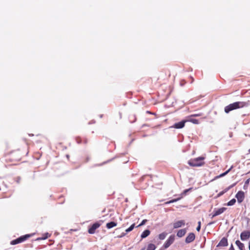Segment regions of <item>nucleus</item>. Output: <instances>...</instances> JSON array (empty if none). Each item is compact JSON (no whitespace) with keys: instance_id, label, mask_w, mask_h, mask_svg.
I'll return each instance as SVG.
<instances>
[{"instance_id":"f8f14e48","label":"nucleus","mask_w":250,"mask_h":250,"mask_svg":"<svg viewBox=\"0 0 250 250\" xmlns=\"http://www.w3.org/2000/svg\"><path fill=\"white\" fill-rule=\"evenodd\" d=\"M195 238V236L193 233H189L187 236V237L186 238L185 242L186 243H191L194 240Z\"/></svg>"},{"instance_id":"ddd939ff","label":"nucleus","mask_w":250,"mask_h":250,"mask_svg":"<svg viewBox=\"0 0 250 250\" xmlns=\"http://www.w3.org/2000/svg\"><path fill=\"white\" fill-rule=\"evenodd\" d=\"M226 209H227V208L223 207V208H220L218 209L217 210L214 211V214L212 215V217H214L216 216L221 214V213L224 212L226 210Z\"/></svg>"},{"instance_id":"2f4dec72","label":"nucleus","mask_w":250,"mask_h":250,"mask_svg":"<svg viewBox=\"0 0 250 250\" xmlns=\"http://www.w3.org/2000/svg\"><path fill=\"white\" fill-rule=\"evenodd\" d=\"M125 234H126L125 233L123 232L122 233V234L120 236H119L118 237H119V238L125 236Z\"/></svg>"},{"instance_id":"393cba45","label":"nucleus","mask_w":250,"mask_h":250,"mask_svg":"<svg viewBox=\"0 0 250 250\" xmlns=\"http://www.w3.org/2000/svg\"><path fill=\"white\" fill-rule=\"evenodd\" d=\"M135 225V224L134 223L132 225H131L130 227H129L128 229H127L125 230V232L126 233H128V232L132 231L133 230V229L134 228Z\"/></svg>"},{"instance_id":"aec40b11","label":"nucleus","mask_w":250,"mask_h":250,"mask_svg":"<svg viewBox=\"0 0 250 250\" xmlns=\"http://www.w3.org/2000/svg\"><path fill=\"white\" fill-rule=\"evenodd\" d=\"M117 225V224L114 222H110L108 223L106 225V227L107 229H110L114 227H116Z\"/></svg>"},{"instance_id":"c85d7f7f","label":"nucleus","mask_w":250,"mask_h":250,"mask_svg":"<svg viewBox=\"0 0 250 250\" xmlns=\"http://www.w3.org/2000/svg\"><path fill=\"white\" fill-rule=\"evenodd\" d=\"M192 189V188H189L188 189H187L186 190H185L184 191H183V194H184V195H186L187 194V193L189 191V190H190L191 189Z\"/></svg>"},{"instance_id":"72a5a7b5","label":"nucleus","mask_w":250,"mask_h":250,"mask_svg":"<svg viewBox=\"0 0 250 250\" xmlns=\"http://www.w3.org/2000/svg\"><path fill=\"white\" fill-rule=\"evenodd\" d=\"M229 250H235L232 245H231V247H230Z\"/></svg>"},{"instance_id":"2eb2a0df","label":"nucleus","mask_w":250,"mask_h":250,"mask_svg":"<svg viewBox=\"0 0 250 250\" xmlns=\"http://www.w3.org/2000/svg\"><path fill=\"white\" fill-rule=\"evenodd\" d=\"M228 240L226 238L223 237L219 242L218 245L219 246L225 247L228 246Z\"/></svg>"},{"instance_id":"4468645a","label":"nucleus","mask_w":250,"mask_h":250,"mask_svg":"<svg viewBox=\"0 0 250 250\" xmlns=\"http://www.w3.org/2000/svg\"><path fill=\"white\" fill-rule=\"evenodd\" d=\"M186 232H187L186 229H180L179 230H178L176 235L178 237L181 238V237H182L183 236H184L186 234Z\"/></svg>"},{"instance_id":"0eeeda50","label":"nucleus","mask_w":250,"mask_h":250,"mask_svg":"<svg viewBox=\"0 0 250 250\" xmlns=\"http://www.w3.org/2000/svg\"><path fill=\"white\" fill-rule=\"evenodd\" d=\"M250 238V230H244L240 234V238L242 241L248 240Z\"/></svg>"},{"instance_id":"1a4fd4ad","label":"nucleus","mask_w":250,"mask_h":250,"mask_svg":"<svg viewBox=\"0 0 250 250\" xmlns=\"http://www.w3.org/2000/svg\"><path fill=\"white\" fill-rule=\"evenodd\" d=\"M238 203H242L245 198V194L243 191H239L235 195Z\"/></svg>"},{"instance_id":"20e7f679","label":"nucleus","mask_w":250,"mask_h":250,"mask_svg":"<svg viewBox=\"0 0 250 250\" xmlns=\"http://www.w3.org/2000/svg\"><path fill=\"white\" fill-rule=\"evenodd\" d=\"M33 234H28L21 236L20 237L11 241L10 242V244L12 245H15L23 242L24 241H26L30 237H31L32 236H33Z\"/></svg>"},{"instance_id":"a878e982","label":"nucleus","mask_w":250,"mask_h":250,"mask_svg":"<svg viewBox=\"0 0 250 250\" xmlns=\"http://www.w3.org/2000/svg\"><path fill=\"white\" fill-rule=\"evenodd\" d=\"M235 202H236V200L234 198H233V199H231V200H230L227 203V205L229 206H232L235 203Z\"/></svg>"},{"instance_id":"f257e3e1","label":"nucleus","mask_w":250,"mask_h":250,"mask_svg":"<svg viewBox=\"0 0 250 250\" xmlns=\"http://www.w3.org/2000/svg\"><path fill=\"white\" fill-rule=\"evenodd\" d=\"M28 153V146L24 145L21 148L12 150L5 155V161L11 165H16Z\"/></svg>"},{"instance_id":"f704fd0d","label":"nucleus","mask_w":250,"mask_h":250,"mask_svg":"<svg viewBox=\"0 0 250 250\" xmlns=\"http://www.w3.org/2000/svg\"><path fill=\"white\" fill-rule=\"evenodd\" d=\"M198 226L201 227V221H199V222H198Z\"/></svg>"},{"instance_id":"c9c22d12","label":"nucleus","mask_w":250,"mask_h":250,"mask_svg":"<svg viewBox=\"0 0 250 250\" xmlns=\"http://www.w3.org/2000/svg\"><path fill=\"white\" fill-rule=\"evenodd\" d=\"M249 250H250V241H249Z\"/></svg>"},{"instance_id":"423d86ee","label":"nucleus","mask_w":250,"mask_h":250,"mask_svg":"<svg viewBox=\"0 0 250 250\" xmlns=\"http://www.w3.org/2000/svg\"><path fill=\"white\" fill-rule=\"evenodd\" d=\"M175 236L173 235H170L167 240L166 241L164 245L163 246V248L164 249H167L168 248L174 241Z\"/></svg>"},{"instance_id":"5701e85b","label":"nucleus","mask_w":250,"mask_h":250,"mask_svg":"<svg viewBox=\"0 0 250 250\" xmlns=\"http://www.w3.org/2000/svg\"><path fill=\"white\" fill-rule=\"evenodd\" d=\"M167 235V233L166 232H162L161 233H160L159 236H158V238L160 240H164L166 236Z\"/></svg>"},{"instance_id":"39448f33","label":"nucleus","mask_w":250,"mask_h":250,"mask_svg":"<svg viewBox=\"0 0 250 250\" xmlns=\"http://www.w3.org/2000/svg\"><path fill=\"white\" fill-rule=\"evenodd\" d=\"M102 221H100L94 223L88 230L89 234H94L95 233L96 229L99 228L102 225Z\"/></svg>"},{"instance_id":"e433bc0d","label":"nucleus","mask_w":250,"mask_h":250,"mask_svg":"<svg viewBox=\"0 0 250 250\" xmlns=\"http://www.w3.org/2000/svg\"><path fill=\"white\" fill-rule=\"evenodd\" d=\"M147 112L148 113L151 114V113L150 112H149V111H147Z\"/></svg>"},{"instance_id":"6e6552de","label":"nucleus","mask_w":250,"mask_h":250,"mask_svg":"<svg viewBox=\"0 0 250 250\" xmlns=\"http://www.w3.org/2000/svg\"><path fill=\"white\" fill-rule=\"evenodd\" d=\"M185 221L184 220H178L173 223V228L174 229L181 228L185 225Z\"/></svg>"},{"instance_id":"412c9836","label":"nucleus","mask_w":250,"mask_h":250,"mask_svg":"<svg viewBox=\"0 0 250 250\" xmlns=\"http://www.w3.org/2000/svg\"><path fill=\"white\" fill-rule=\"evenodd\" d=\"M233 187V185L232 186H230L228 188H225L224 190L222 191L221 192H219L218 194V195L217 196L218 197H220L221 196H222V195H223L225 193H226V192H227L231 188H232Z\"/></svg>"},{"instance_id":"f03ea898","label":"nucleus","mask_w":250,"mask_h":250,"mask_svg":"<svg viewBox=\"0 0 250 250\" xmlns=\"http://www.w3.org/2000/svg\"><path fill=\"white\" fill-rule=\"evenodd\" d=\"M250 105V101L248 102H236L230 104L225 106L224 111L226 113H229L231 111L238 108H243L245 106H248Z\"/></svg>"},{"instance_id":"9b49d317","label":"nucleus","mask_w":250,"mask_h":250,"mask_svg":"<svg viewBox=\"0 0 250 250\" xmlns=\"http://www.w3.org/2000/svg\"><path fill=\"white\" fill-rule=\"evenodd\" d=\"M186 122H187V120H183L180 122L174 124L172 127L176 129L182 128L185 126V124Z\"/></svg>"},{"instance_id":"4be33fe9","label":"nucleus","mask_w":250,"mask_h":250,"mask_svg":"<svg viewBox=\"0 0 250 250\" xmlns=\"http://www.w3.org/2000/svg\"><path fill=\"white\" fill-rule=\"evenodd\" d=\"M155 249H156V246L154 244H149L147 246L146 250H155Z\"/></svg>"},{"instance_id":"a211bd4d","label":"nucleus","mask_w":250,"mask_h":250,"mask_svg":"<svg viewBox=\"0 0 250 250\" xmlns=\"http://www.w3.org/2000/svg\"><path fill=\"white\" fill-rule=\"evenodd\" d=\"M150 233V231L148 229H146L145 230H144L141 235V237L142 238V239H144L146 237H147Z\"/></svg>"},{"instance_id":"c756f323","label":"nucleus","mask_w":250,"mask_h":250,"mask_svg":"<svg viewBox=\"0 0 250 250\" xmlns=\"http://www.w3.org/2000/svg\"><path fill=\"white\" fill-rule=\"evenodd\" d=\"M250 182V178H249L248 179H247V180L245 181V185H247V186H248V185L249 184Z\"/></svg>"},{"instance_id":"9d476101","label":"nucleus","mask_w":250,"mask_h":250,"mask_svg":"<svg viewBox=\"0 0 250 250\" xmlns=\"http://www.w3.org/2000/svg\"><path fill=\"white\" fill-rule=\"evenodd\" d=\"M76 141L79 144L86 145L88 143V140L85 137H77Z\"/></svg>"},{"instance_id":"bb28decb","label":"nucleus","mask_w":250,"mask_h":250,"mask_svg":"<svg viewBox=\"0 0 250 250\" xmlns=\"http://www.w3.org/2000/svg\"><path fill=\"white\" fill-rule=\"evenodd\" d=\"M182 197H179L177 199H173V200H171L168 202H167L166 203V204H170V203H174V202H177V201L180 200L181 199Z\"/></svg>"},{"instance_id":"cd10ccee","label":"nucleus","mask_w":250,"mask_h":250,"mask_svg":"<svg viewBox=\"0 0 250 250\" xmlns=\"http://www.w3.org/2000/svg\"><path fill=\"white\" fill-rule=\"evenodd\" d=\"M147 221V220L146 219H144V220H143L142 221V222H141V223L139 225H138V226L136 227V228H138V227H141V226H142L144 225L146 223V222Z\"/></svg>"},{"instance_id":"f3484780","label":"nucleus","mask_w":250,"mask_h":250,"mask_svg":"<svg viewBox=\"0 0 250 250\" xmlns=\"http://www.w3.org/2000/svg\"><path fill=\"white\" fill-rule=\"evenodd\" d=\"M233 168V166H231L228 170H227L226 172L220 174L219 175H218L217 176H216L215 178H214V179H218L220 177H223L224 176H225L226 175H227L231 170V169Z\"/></svg>"},{"instance_id":"4c0bfd02","label":"nucleus","mask_w":250,"mask_h":250,"mask_svg":"<svg viewBox=\"0 0 250 250\" xmlns=\"http://www.w3.org/2000/svg\"><path fill=\"white\" fill-rule=\"evenodd\" d=\"M141 250H145V248L142 249Z\"/></svg>"},{"instance_id":"b1692460","label":"nucleus","mask_w":250,"mask_h":250,"mask_svg":"<svg viewBox=\"0 0 250 250\" xmlns=\"http://www.w3.org/2000/svg\"><path fill=\"white\" fill-rule=\"evenodd\" d=\"M186 120L187 121V122H190L194 124H199L198 120L197 119H195L189 118Z\"/></svg>"},{"instance_id":"6ab92c4d","label":"nucleus","mask_w":250,"mask_h":250,"mask_svg":"<svg viewBox=\"0 0 250 250\" xmlns=\"http://www.w3.org/2000/svg\"><path fill=\"white\" fill-rule=\"evenodd\" d=\"M50 236V234L49 233L46 232V233L43 234L42 235V237L38 238L37 239V240H44V239L48 238Z\"/></svg>"},{"instance_id":"7ed1b4c3","label":"nucleus","mask_w":250,"mask_h":250,"mask_svg":"<svg viewBox=\"0 0 250 250\" xmlns=\"http://www.w3.org/2000/svg\"><path fill=\"white\" fill-rule=\"evenodd\" d=\"M204 159L205 157H199L196 158L189 160L188 163L191 167H201L205 164V162L204 161Z\"/></svg>"},{"instance_id":"473e14b6","label":"nucleus","mask_w":250,"mask_h":250,"mask_svg":"<svg viewBox=\"0 0 250 250\" xmlns=\"http://www.w3.org/2000/svg\"><path fill=\"white\" fill-rule=\"evenodd\" d=\"M200 229H201V227L198 226L196 228V230L198 231H199L200 230Z\"/></svg>"},{"instance_id":"7c9ffc66","label":"nucleus","mask_w":250,"mask_h":250,"mask_svg":"<svg viewBox=\"0 0 250 250\" xmlns=\"http://www.w3.org/2000/svg\"><path fill=\"white\" fill-rule=\"evenodd\" d=\"M201 115V114H195L191 115L190 116V117H197V116H200Z\"/></svg>"},{"instance_id":"dca6fc26","label":"nucleus","mask_w":250,"mask_h":250,"mask_svg":"<svg viewBox=\"0 0 250 250\" xmlns=\"http://www.w3.org/2000/svg\"><path fill=\"white\" fill-rule=\"evenodd\" d=\"M235 244L240 250H245L244 244L241 243L239 240L236 241Z\"/></svg>"},{"instance_id":"58836bf2","label":"nucleus","mask_w":250,"mask_h":250,"mask_svg":"<svg viewBox=\"0 0 250 250\" xmlns=\"http://www.w3.org/2000/svg\"><path fill=\"white\" fill-rule=\"evenodd\" d=\"M249 153H250V149L249 150Z\"/></svg>"}]
</instances>
